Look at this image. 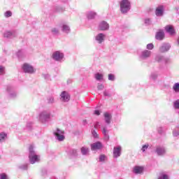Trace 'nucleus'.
<instances>
[{
  "label": "nucleus",
  "instance_id": "obj_1",
  "mask_svg": "<svg viewBox=\"0 0 179 179\" xmlns=\"http://www.w3.org/2000/svg\"><path fill=\"white\" fill-rule=\"evenodd\" d=\"M50 120H51V110L50 109L43 110L38 114V121L42 124L48 122Z\"/></svg>",
  "mask_w": 179,
  "mask_h": 179
},
{
  "label": "nucleus",
  "instance_id": "obj_2",
  "mask_svg": "<svg viewBox=\"0 0 179 179\" xmlns=\"http://www.w3.org/2000/svg\"><path fill=\"white\" fill-rule=\"evenodd\" d=\"M119 5L122 15H127L131 10V1L129 0H121L119 2Z\"/></svg>",
  "mask_w": 179,
  "mask_h": 179
},
{
  "label": "nucleus",
  "instance_id": "obj_3",
  "mask_svg": "<svg viewBox=\"0 0 179 179\" xmlns=\"http://www.w3.org/2000/svg\"><path fill=\"white\" fill-rule=\"evenodd\" d=\"M29 163H31V164H34V163L40 162V155H37V153H36V151H34V146L31 145L29 146Z\"/></svg>",
  "mask_w": 179,
  "mask_h": 179
},
{
  "label": "nucleus",
  "instance_id": "obj_4",
  "mask_svg": "<svg viewBox=\"0 0 179 179\" xmlns=\"http://www.w3.org/2000/svg\"><path fill=\"white\" fill-rule=\"evenodd\" d=\"M64 57L65 55L61 50H56L52 54V59L53 61H56V62H62Z\"/></svg>",
  "mask_w": 179,
  "mask_h": 179
},
{
  "label": "nucleus",
  "instance_id": "obj_5",
  "mask_svg": "<svg viewBox=\"0 0 179 179\" xmlns=\"http://www.w3.org/2000/svg\"><path fill=\"white\" fill-rule=\"evenodd\" d=\"M155 153L157 156L164 157L167 155V148L164 145H157L155 147Z\"/></svg>",
  "mask_w": 179,
  "mask_h": 179
},
{
  "label": "nucleus",
  "instance_id": "obj_6",
  "mask_svg": "<svg viewBox=\"0 0 179 179\" xmlns=\"http://www.w3.org/2000/svg\"><path fill=\"white\" fill-rule=\"evenodd\" d=\"M6 92L8 93V97L10 99H16V97H17V92L15 91V87L13 86L7 85Z\"/></svg>",
  "mask_w": 179,
  "mask_h": 179
},
{
  "label": "nucleus",
  "instance_id": "obj_7",
  "mask_svg": "<svg viewBox=\"0 0 179 179\" xmlns=\"http://www.w3.org/2000/svg\"><path fill=\"white\" fill-rule=\"evenodd\" d=\"M165 10H166V6L159 5L155 9V16H157V17H162L164 16Z\"/></svg>",
  "mask_w": 179,
  "mask_h": 179
},
{
  "label": "nucleus",
  "instance_id": "obj_8",
  "mask_svg": "<svg viewBox=\"0 0 179 179\" xmlns=\"http://www.w3.org/2000/svg\"><path fill=\"white\" fill-rule=\"evenodd\" d=\"M22 71L23 72H24V73H36V69H34V67H33V66L27 64V63H24L22 65Z\"/></svg>",
  "mask_w": 179,
  "mask_h": 179
},
{
  "label": "nucleus",
  "instance_id": "obj_9",
  "mask_svg": "<svg viewBox=\"0 0 179 179\" xmlns=\"http://www.w3.org/2000/svg\"><path fill=\"white\" fill-rule=\"evenodd\" d=\"M53 134L55 136V138L57 141H59V142H62V141L65 139V136H64V131H62L59 129L55 130Z\"/></svg>",
  "mask_w": 179,
  "mask_h": 179
},
{
  "label": "nucleus",
  "instance_id": "obj_10",
  "mask_svg": "<svg viewBox=\"0 0 179 179\" xmlns=\"http://www.w3.org/2000/svg\"><path fill=\"white\" fill-rule=\"evenodd\" d=\"M155 60L159 64H169V62H171L170 58L166 57L162 55H157Z\"/></svg>",
  "mask_w": 179,
  "mask_h": 179
},
{
  "label": "nucleus",
  "instance_id": "obj_11",
  "mask_svg": "<svg viewBox=\"0 0 179 179\" xmlns=\"http://www.w3.org/2000/svg\"><path fill=\"white\" fill-rule=\"evenodd\" d=\"M59 28L62 33L64 34H69L71 33V27L66 22H62L59 24Z\"/></svg>",
  "mask_w": 179,
  "mask_h": 179
},
{
  "label": "nucleus",
  "instance_id": "obj_12",
  "mask_svg": "<svg viewBox=\"0 0 179 179\" xmlns=\"http://www.w3.org/2000/svg\"><path fill=\"white\" fill-rule=\"evenodd\" d=\"M71 100V94L66 91H63L60 94V101L62 103H68Z\"/></svg>",
  "mask_w": 179,
  "mask_h": 179
},
{
  "label": "nucleus",
  "instance_id": "obj_13",
  "mask_svg": "<svg viewBox=\"0 0 179 179\" xmlns=\"http://www.w3.org/2000/svg\"><path fill=\"white\" fill-rule=\"evenodd\" d=\"M152 55V52L150 50H143L141 52L139 55V59L141 61H143L145 59H148V58H150V57Z\"/></svg>",
  "mask_w": 179,
  "mask_h": 179
},
{
  "label": "nucleus",
  "instance_id": "obj_14",
  "mask_svg": "<svg viewBox=\"0 0 179 179\" xmlns=\"http://www.w3.org/2000/svg\"><path fill=\"white\" fill-rule=\"evenodd\" d=\"M98 29L101 31H106L108 30V29H110V24H108V22L106 21H101L99 24Z\"/></svg>",
  "mask_w": 179,
  "mask_h": 179
},
{
  "label": "nucleus",
  "instance_id": "obj_15",
  "mask_svg": "<svg viewBox=\"0 0 179 179\" xmlns=\"http://www.w3.org/2000/svg\"><path fill=\"white\" fill-rule=\"evenodd\" d=\"M106 40V34L103 33H99L95 36V41L98 44H102V43H104Z\"/></svg>",
  "mask_w": 179,
  "mask_h": 179
},
{
  "label": "nucleus",
  "instance_id": "obj_16",
  "mask_svg": "<svg viewBox=\"0 0 179 179\" xmlns=\"http://www.w3.org/2000/svg\"><path fill=\"white\" fill-rule=\"evenodd\" d=\"M103 117L106 124L110 125V124H111V120H113V115H111V113L106 112L103 113Z\"/></svg>",
  "mask_w": 179,
  "mask_h": 179
},
{
  "label": "nucleus",
  "instance_id": "obj_17",
  "mask_svg": "<svg viewBox=\"0 0 179 179\" xmlns=\"http://www.w3.org/2000/svg\"><path fill=\"white\" fill-rule=\"evenodd\" d=\"M121 146L118 145L117 147H114L113 148V157L115 159H117L121 156V150H122Z\"/></svg>",
  "mask_w": 179,
  "mask_h": 179
},
{
  "label": "nucleus",
  "instance_id": "obj_18",
  "mask_svg": "<svg viewBox=\"0 0 179 179\" xmlns=\"http://www.w3.org/2000/svg\"><path fill=\"white\" fill-rule=\"evenodd\" d=\"M171 48L170 43H163L159 47V52H167Z\"/></svg>",
  "mask_w": 179,
  "mask_h": 179
},
{
  "label": "nucleus",
  "instance_id": "obj_19",
  "mask_svg": "<svg viewBox=\"0 0 179 179\" xmlns=\"http://www.w3.org/2000/svg\"><path fill=\"white\" fill-rule=\"evenodd\" d=\"M101 148H103V144H101L100 141L91 144V150H99L101 149Z\"/></svg>",
  "mask_w": 179,
  "mask_h": 179
},
{
  "label": "nucleus",
  "instance_id": "obj_20",
  "mask_svg": "<svg viewBox=\"0 0 179 179\" xmlns=\"http://www.w3.org/2000/svg\"><path fill=\"white\" fill-rule=\"evenodd\" d=\"M101 132L105 141H108L110 139V136L108 135V129H107V126L104 125L102 127Z\"/></svg>",
  "mask_w": 179,
  "mask_h": 179
},
{
  "label": "nucleus",
  "instance_id": "obj_21",
  "mask_svg": "<svg viewBox=\"0 0 179 179\" xmlns=\"http://www.w3.org/2000/svg\"><path fill=\"white\" fill-rule=\"evenodd\" d=\"M16 55L18 59H22V58H24L27 55V52H26V50L21 49L17 52Z\"/></svg>",
  "mask_w": 179,
  "mask_h": 179
},
{
  "label": "nucleus",
  "instance_id": "obj_22",
  "mask_svg": "<svg viewBox=\"0 0 179 179\" xmlns=\"http://www.w3.org/2000/svg\"><path fill=\"white\" fill-rule=\"evenodd\" d=\"M165 30L166 33H169V34H170L171 36H173V34H176V30L172 25H166L165 27Z\"/></svg>",
  "mask_w": 179,
  "mask_h": 179
},
{
  "label": "nucleus",
  "instance_id": "obj_23",
  "mask_svg": "<svg viewBox=\"0 0 179 179\" xmlns=\"http://www.w3.org/2000/svg\"><path fill=\"white\" fill-rule=\"evenodd\" d=\"M143 166H135L133 169V173L134 174H142L143 173Z\"/></svg>",
  "mask_w": 179,
  "mask_h": 179
},
{
  "label": "nucleus",
  "instance_id": "obj_24",
  "mask_svg": "<svg viewBox=\"0 0 179 179\" xmlns=\"http://www.w3.org/2000/svg\"><path fill=\"white\" fill-rule=\"evenodd\" d=\"M156 40H159V41H162L163 38H164V31L163 30H159L157 32L155 35Z\"/></svg>",
  "mask_w": 179,
  "mask_h": 179
},
{
  "label": "nucleus",
  "instance_id": "obj_25",
  "mask_svg": "<svg viewBox=\"0 0 179 179\" xmlns=\"http://www.w3.org/2000/svg\"><path fill=\"white\" fill-rule=\"evenodd\" d=\"M3 36L6 38H13V37H16V34H15V32L6 31L4 32Z\"/></svg>",
  "mask_w": 179,
  "mask_h": 179
},
{
  "label": "nucleus",
  "instance_id": "obj_26",
  "mask_svg": "<svg viewBox=\"0 0 179 179\" xmlns=\"http://www.w3.org/2000/svg\"><path fill=\"white\" fill-rule=\"evenodd\" d=\"M8 139V134L6 132H0V143H3Z\"/></svg>",
  "mask_w": 179,
  "mask_h": 179
},
{
  "label": "nucleus",
  "instance_id": "obj_27",
  "mask_svg": "<svg viewBox=\"0 0 179 179\" xmlns=\"http://www.w3.org/2000/svg\"><path fill=\"white\" fill-rule=\"evenodd\" d=\"M97 14L96 13V12L94 11H90L87 13V17L89 20H92L93 19H94L96 17V15Z\"/></svg>",
  "mask_w": 179,
  "mask_h": 179
},
{
  "label": "nucleus",
  "instance_id": "obj_28",
  "mask_svg": "<svg viewBox=\"0 0 179 179\" xmlns=\"http://www.w3.org/2000/svg\"><path fill=\"white\" fill-rule=\"evenodd\" d=\"M80 152L83 156H87L89 155V148L87 147H82L80 148Z\"/></svg>",
  "mask_w": 179,
  "mask_h": 179
},
{
  "label": "nucleus",
  "instance_id": "obj_29",
  "mask_svg": "<svg viewBox=\"0 0 179 179\" xmlns=\"http://www.w3.org/2000/svg\"><path fill=\"white\" fill-rule=\"evenodd\" d=\"M51 33L53 36H58L59 34V29L57 27L52 28Z\"/></svg>",
  "mask_w": 179,
  "mask_h": 179
},
{
  "label": "nucleus",
  "instance_id": "obj_30",
  "mask_svg": "<svg viewBox=\"0 0 179 179\" xmlns=\"http://www.w3.org/2000/svg\"><path fill=\"white\" fill-rule=\"evenodd\" d=\"M175 93H179V83H176L172 87Z\"/></svg>",
  "mask_w": 179,
  "mask_h": 179
},
{
  "label": "nucleus",
  "instance_id": "obj_31",
  "mask_svg": "<svg viewBox=\"0 0 179 179\" xmlns=\"http://www.w3.org/2000/svg\"><path fill=\"white\" fill-rule=\"evenodd\" d=\"M48 104H54L55 103V99H54V96H50L47 98Z\"/></svg>",
  "mask_w": 179,
  "mask_h": 179
},
{
  "label": "nucleus",
  "instance_id": "obj_32",
  "mask_svg": "<svg viewBox=\"0 0 179 179\" xmlns=\"http://www.w3.org/2000/svg\"><path fill=\"white\" fill-rule=\"evenodd\" d=\"M144 23L146 26H150L152 24V18L146 17L144 19Z\"/></svg>",
  "mask_w": 179,
  "mask_h": 179
},
{
  "label": "nucleus",
  "instance_id": "obj_33",
  "mask_svg": "<svg viewBox=\"0 0 179 179\" xmlns=\"http://www.w3.org/2000/svg\"><path fill=\"white\" fill-rule=\"evenodd\" d=\"M32 127H33V122H29L27 123L25 129L27 131H31Z\"/></svg>",
  "mask_w": 179,
  "mask_h": 179
},
{
  "label": "nucleus",
  "instance_id": "obj_34",
  "mask_svg": "<svg viewBox=\"0 0 179 179\" xmlns=\"http://www.w3.org/2000/svg\"><path fill=\"white\" fill-rule=\"evenodd\" d=\"M173 136L177 137L179 136V126L176 127L173 131Z\"/></svg>",
  "mask_w": 179,
  "mask_h": 179
},
{
  "label": "nucleus",
  "instance_id": "obj_35",
  "mask_svg": "<svg viewBox=\"0 0 179 179\" xmlns=\"http://www.w3.org/2000/svg\"><path fill=\"white\" fill-rule=\"evenodd\" d=\"M158 179H170V178L169 177V175L166 173H161Z\"/></svg>",
  "mask_w": 179,
  "mask_h": 179
},
{
  "label": "nucleus",
  "instance_id": "obj_36",
  "mask_svg": "<svg viewBox=\"0 0 179 179\" xmlns=\"http://www.w3.org/2000/svg\"><path fill=\"white\" fill-rule=\"evenodd\" d=\"M150 80H156L157 79V73H152L150 76Z\"/></svg>",
  "mask_w": 179,
  "mask_h": 179
},
{
  "label": "nucleus",
  "instance_id": "obj_37",
  "mask_svg": "<svg viewBox=\"0 0 179 179\" xmlns=\"http://www.w3.org/2000/svg\"><path fill=\"white\" fill-rule=\"evenodd\" d=\"M95 79L97 80H101L103 79V74L97 73L95 74Z\"/></svg>",
  "mask_w": 179,
  "mask_h": 179
},
{
  "label": "nucleus",
  "instance_id": "obj_38",
  "mask_svg": "<svg viewBox=\"0 0 179 179\" xmlns=\"http://www.w3.org/2000/svg\"><path fill=\"white\" fill-rule=\"evenodd\" d=\"M173 107L176 110H179V99L173 102Z\"/></svg>",
  "mask_w": 179,
  "mask_h": 179
},
{
  "label": "nucleus",
  "instance_id": "obj_39",
  "mask_svg": "<svg viewBox=\"0 0 179 179\" xmlns=\"http://www.w3.org/2000/svg\"><path fill=\"white\" fill-rule=\"evenodd\" d=\"M92 135L95 139H97L99 138V134H97V131H96V130H92Z\"/></svg>",
  "mask_w": 179,
  "mask_h": 179
},
{
  "label": "nucleus",
  "instance_id": "obj_40",
  "mask_svg": "<svg viewBox=\"0 0 179 179\" xmlns=\"http://www.w3.org/2000/svg\"><path fill=\"white\" fill-rule=\"evenodd\" d=\"M55 10H56V12H64V10H65V8L62 6H57L55 8Z\"/></svg>",
  "mask_w": 179,
  "mask_h": 179
},
{
  "label": "nucleus",
  "instance_id": "obj_41",
  "mask_svg": "<svg viewBox=\"0 0 179 179\" xmlns=\"http://www.w3.org/2000/svg\"><path fill=\"white\" fill-rule=\"evenodd\" d=\"M70 155L72 156H78V150L75 149H72L70 150Z\"/></svg>",
  "mask_w": 179,
  "mask_h": 179
},
{
  "label": "nucleus",
  "instance_id": "obj_42",
  "mask_svg": "<svg viewBox=\"0 0 179 179\" xmlns=\"http://www.w3.org/2000/svg\"><path fill=\"white\" fill-rule=\"evenodd\" d=\"M5 75V66H0V76Z\"/></svg>",
  "mask_w": 179,
  "mask_h": 179
},
{
  "label": "nucleus",
  "instance_id": "obj_43",
  "mask_svg": "<svg viewBox=\"0 0 179 179\" xmlns=\"http://www.w3.org/2000/svg\"><path fill=\"white\" fill-rule=\"evenodd\" d=\"M105 161H106V155H100L99 158V162H105Z\"/></svg>",
  "mask_w": 179,
  "mask_h": 179
},
{
  "label": "nucleus",
  "instance_id": "obj_44",
  "mask_svg": "<svg viewBox=\"0 0 179 179\" xmlns=\"http://www.w3.org/2000/svg\"><path fill=\"white\" fill-rule=\"evenodd\" d=\"M148 148H149V144H145L144 145L142 146L141 150L143 152H146V150H148Z\"/></svg>",
  "mask_w": 179,
  "mask_h": 179
},
{
  "label": "nucleus",
  "instance_id": "obj_45",
  "mask_svg": "<svg viewBox=\"0 0 179 179\" xmlns=\"http://www.w3.org/2000/svg\"><path fill=\"white\" fill-rule=\"evenodd\" d=\"M5 17H10L12 16V12L10 10H8L4 13Z\"/></svg>",
  "mask_w": 179,
  "mask_h": 179
},
{
  "label": "nucleus",
  "instance_id": "obj_46",
  "mask_svg": "<svg viewBox=\"0 0 179 179\" xmlns=\"http://www.w3.org/2000/svg\"><path fill=\"white\" fill-rule=\"evenodd\" d=\"M147 50H153L155 48V45L153 43H148L146 46Z\"/></svg>",
  "mask_w": 179,
  "mask_h": 179
},
{
  "label": "nucleus",
  "instance_id": "obj_47",
  "mask_svg": "<svg viewBox=\"0 0 179 179\" xmlns=\"http://www.w3.org/2000/svg\"><path fill=\"white\" fill-rule=\"evenodd\" d=\"M108 80H111L112 82L115 80V76L113 74H108Z\"/></svg>",
  "mask_w": 179,
  "mask_h": 179
},
{
  "label": "nucleus",
  "instance_id": "obj_48",
  "mask_svg": "<svg viewBox=\"0 0 179 179\" xmlns=\"http://www.w3.org/2000/svg\"><path fill=\"white\" fill-rule=\"evenodd\" d=\"M0 179H8V175L5 173H2L0 174Z\"/></svg>",
  "mask_w": 179,
  "mask_h": 179
},
{
  "label": "nucleus",
  "instance_id": "obj_49",
  "mask_svg": "<svg viewBox=\"0 0 179 179\" xmlns=\"http://www.w3.org/2000/svg\"><path fill=\"white\" fill-rule=\"evenodd\" d=\"M157 131H158L159 134H162L164 132V129L162 127H159L157 128Z\"/></svg>",
  "mask_w": 179,
  "mask_h": 179
},
{
  "label": "nucleus",
  "instance_id": "obj_50",
  "mask_svg": "<svg viewBox=\"0 0 179 179\" xmlns=\"http://www.w3.org/2000/svg\"><path fill=\"white\" fill-rule=\"evenodd\" d=\"M97 89L99 90H103L104 89V85L99 83L97 86Z\"/></svg>",
  "mask_w": 179,
  "mask_h": 179
},
{
  "label": "nucleus",
  "instance_id": "obj_51",
  "mask_svg": "<svg viewBox=\"0 0 179 179\" xmlns=\"http://www.w3.org/2000/svg\"><path fill=\"white\" fill-rule=\"evenodd\" d=\"M103 96H105V97H110V96H111V95L110 94V93L108 92V91L105 90V91L103 92Z\"/></svg>",
  "mask_w": 179,
  "mask_h": 179
},
{
  "label": "nucleus",
  "instance_id": "obj_52",
  "mask_svg": "<svg viewBox=\"0 0 179 179\" xmlns=\"http://www.w3.org/2000/svg\"><path fill=\"white\" fill-rule=\"evenodd\" d=\"M27 164H24V165H21L20 166V169H21L22 170H27Z\"/></svg>",
  "mask_w": 179,
  "mask_h": 179
},
{
  "label": "nucleus",
  "instance_id": "obj_53",
  "mask_svg": "<svg viewBox=\"0 0 179 179\" xmlns=\"http://www.w3.org/2000/svg\"><path fill=\"white\" fill-rule=\"evenodd\" d=\"M43 78H44V79L48 80L50 79V74H43L42 75Z\"/></svg>",
  "mask_w": 179,
  "mask_h": 179
},
{
  "label": "nucleus",
  "instance_id": "obj_54",
  "mask_svg": "<svg viewBox=\"0 0 179 179\" xmlns=\"http://www.w3.org/2000/svg\"><path fill=\"white\" fill-rule=\"evenodd\" d=\"M94 114L95 115H100V110H95L94 111Z\"/></svg>",
  "mask_w": 179,
  "mask_h": 179
},
{
  "label": "nucleus",
  "instance_id": "obj_55",
  "mask_svg": "<svg viewBox=\"0 0 179 179\" xmlns=\"http://www.w3.org/2000/svg\"><path fill=\"white\" fill-rule=\"evenodd\" d=\"M99 126H100V122H96L94 124V128L95 129H97V128L99 127Z\"/></svg>",
  "mask_w": 179,
  "mask_h": 179
},
{
  "label": "nucleus",
  "instance_id": "obj_56",
  "mask_svg": "<svg viewBox=\"0 0 179 179\" xmlns=\"http://www.w3.org/2000/svg\"><path fill=\"white\" fill-rule=\"evenodd\" d=\"M83 125H86L87 124V120H83Z\"/></svg>",
  "mask_w": 179,
  "mask_h": 179
},
{
  "label": "nucleus",
  "instance_id": "obj_57",
  "mask_svg": "<svg viewBox=\"0 0 179 179\" xmlns=\"http://www.w3.org/2000/svg\"><path fill=\"white\" fill-rule=\"evenodd\" d=\"M177 43H178V45H179V37L178 38Z\"/></svg>",
  "mask_w": 179,
  "mask_h": 179
},
{
  "label": "nucleus",
  "instance_id": "obj_58",
  "mask_svg": "<svg viewBox=\"0 0 179 179\" xmlns=\"http://www.w3.org/2000/svg\"><path fill=\"white\" fill-rule=\"evenodd\" d=\"M67 82L68 83H71V80H68Z\"/></svg>",
  "mask_w": 179,
  "mask_h": 179
},
{
  "label": "nucleus",
  "instance_id": "obj_59",
  "mask_svg": "<svg viewBox=\"0 0 179 179\" xmlns=\"http://www.w3.org/2000/svg\"><path fill=\"white\" fill-rule=\"evenodd\" d=\"M63 2H66V0L62 1Z\"/></svg>",
  "mask_w": 179,
  "mask_h": 179
},
{
  "label": "nucleus",
  "instance_id": "obj_60",
  "mask_svg": "<svg viewBox=\"0 0 179 179\" xmlns=\"http://www.w3.org/2000/svg\"><path fill=\"white\" fill-rule=\"evenodd\" d=\"M0 159H1V155H0Z\"/></svg>",
  "mask_w": 179,
  "mask_h": 179
}]
</instances>
